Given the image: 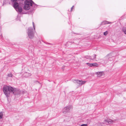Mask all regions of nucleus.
I'll list each match as a JSON object with an SVG mask.
<instances>
[{"label":"nucleus","instance_id":"obj_4","mask_svg":"<svg viewBox=\"0 0 126 126\" xmlns=\"http://www.w3.org/2000/svg\"><path fill=\"white\" fill-rule=\"evenodd\" d=\"M12 93L15 95H18L21 93L20 91L19 90L16 88H12Z\"/></svg>","mask_w":126,"mask_h":126},{"label":"nucleus","instance_id":"obj_10","mask_svg":"<svg viewBox=\"0 0 126 126\" xmlns=\"http://www.w3.org/2000/svg\"><path fill=\"white\" fill-rule=\"evenodd\" d=\"M111 23V22L105 21L102 22L101 24L102 25H105L107 24H109Z\"/></svg>","mask_w":126,"mask_h":126},{"label":"nucleus","instance_id":"obj_22","mask_svg":"<svg viewBox=\"0 0 126 126\" xmlns=\"http://www.w3.org/2000/svg\"><path fill=\"white\" fill-rule=\"evenodd\" d=\"M2 35V33L1 32H0V36H1Z\"/></svg>","mask_w":126,"mask_h":126},{"label":"nucleus","instance_id":"obj_9","mask_svg":"<svg viewBox=\"0 0 126 126\" xmlns=\"http://www.w3.org/2000/svg\"><path fill=\"white\" fill-rule=\"evenodd\" d=\"M31 75V74L27 72L24 73L23 75V76L25 77H27L29 76H30Z\"/></svg>","mask_w":126,"mask_h":126},{"label":"nucleus","instance_id":"obj_16","mask_svg":"<svg viewBox=\"0 0 126 126\" xmlns=\"http://www.w3.org/2000/svg\"><path fill=\"white\" fill-rule=\"evenodd\" d=\"M28 32H32V28H30L28 29Z\"/></svg>","mask_w":126,"mask_h":126},{"label":"nucleus","instance_id":"obj_20","mask_svg":"<svg viewBox=\"0 0 126 126\" xmlns=\"http://www.w3.org/2000/svg\"><path fill=\"white\" fill-rule=\"evenodd\" d=\"M74 7V6H73L71 7V11H72V9Z\"/></svg>","mask_w":126,"mask_h":126},{"label":"nucleus","instance_id":"obj_8","mask_svg":"<svg viewBox=\"0 0 126 126\" xmlns=\"http://www.w3.org/2000/svg\"><path fill=\"white\" fill-rule=\"evenodd\" d=\"M113 121L110 119H108L106 120L105 121L104 123L106 124H110L113 122Z\"/></svg>","mask_w":126,"mask_h":126},{"label":"nucleus","instance_id":"obj_11","mask_svg":"<svg viewBox=\"0 0 126 126\" xmlns=\"http://www.w3.org/2000/svg\"><path fill=\"white\" fill-rule=\"evenodd\" d=\"M98 66V64L96 63H92V67H97Z\"/></svg>","mask_w":126,"mask_h":126},{"label":"nucleus","instance_id":"obj_18","mask_svg":"<svg viewBox=\"0 0 126 126\" xmlns=\"http://www.w3.org/2000/svg\"><path fill=\"white\" fill-rule=\"evenodd\" d=\"M123 32H124L126 31V28H123Z\"/></svg>","mask_w":126,"mask_h":126},{"label":"nucleus","instance_id":"obj_13","mask_svg":"<svg viewBox=\"0 0 126 126\" xmlns=\"http://www.w3.org/2000/svg\"><path fill=\"white\" fill-rule=\"evenodd\" d=\"M96 55L95 54H94L92 56L93 57V58H91V60H94L96 58Z\"/></svg>","mask_w":126,"mask_h":126},{"label":"nucleus","instance_id":"obj_23","mask_svg":"<svg viewBox=\"0 0 126 126\" xmlns=\"http://www.w3.org/2000/svg\"><path fill=\"white\" fill-rule=\"evenodd\" d=\"M125 32V34H126V32Z\"/></svg>","mask_w":126,"mask_h":126},{"label":"nucleus","instance_id":"obj_2","mask_svg":"<svg viewBox=\"0 0 126 126\" xmlns=\"http://www.w3.org/2000/svg\"><path fill=\"white\" fill-rule=\"evenodd\" d=\"M34 3L32 0H26L25 2V5L24 7V9L28 10L30 8V6L32 5Z\"/></svg>","mask_w":126,"mask_h":126},{"label":"nucleus","instance_id":"obj_14","mask_svg":"<svg viewBox=\"0 0 126 126\" xmlns=\"http://www.w3.org/2000/svg\"><path fill=\"white\" fill-rule=\"evenodd\" d=\"M3 116V113L2 112H0V119L2 118Z\"/></svg>","mask_w":126,"mask_h":126},{"label":"nucleus","instance_id":"obj_12","mask_svg":"<svg viewBox=\"0 0 126 126\" xmlns=\"http://www.w3.org/2000/svg\"><path fill=\"white\" fill-rule=\"evenodd\" d=\"M7 76L9 77H13V75L11 73H9L8 74Z\"/></svg>","mask_w":126,"mask_h":126},{"label":"nucleus","instance_id":"obj_17","mask_svg":"<svg viewBox=\"0 0 126 126\" xmlns=\"http://www.w3.org/2000/svg\"><path fill=\"white\" fill-rule=\"evenodd\" d=\"M108 34V32H104L103 33L104 35H106Z\"/></svg>","mask_w":126,"mask_h":126},{"label":"nucleus","instance_id":"obj_6","mask_svg":"<svg viewBox=\"0 0 126 126\" xmlns=\"http://www.w3.org/2000/svg\"><path fill=\"white\" fill-rule=\"evenodd\" d=\"M98 77H100L102 76L105 75V73L103 71L98 72L95 73Z\"/></svg>","mask_w":126,"mask_h":126},{"label":"nucleus","instance_id":"obj_19","mask_svg":"<svg viewBox=\"0 0 126 126\" xmlns=\"http://www.w3.org/2000/svg\"><path fill=\"white\" fill-rule=\"evenodd\" d=\"M80 126H87V124H83L82 125Z\"/></svg>","mask_w":126,"mask_h":126},{"label":"nucleus","instance_id":"obj_15","mask_svg":"<svg viewBox=\"0 0 126 126\" xmlns=\"http://www.w3.org/2000/svg\"><path fill=\"white\" fill-rule=\"evenodd\" d=\"M88 66L90 67H92V63H86Z\"/></svg>","mask_w":126,"mask_h":126},{"label":"nucleus","instance_id":"obj_3","mask_svg":"<svg viewBox=\"0 0 126 126\" xmlns=\"http://www.w3.org/2000/svg\"><path fill=\"white\" fill-rule=\"evenodd\" d=\"M72 108L71 106H68L64 108L63 110V113L65 114L69 110H70Z\"/></svg>","mask_w":126,"mask_h":126},{"label":"nucleus","instance_id":"obj_21","mask_svg":"<svg viewBox=\"0 0 126 126\" xmlns=\"http://www.w3.org/2000/svg\"><path fill=\"white\" fill-rule=\"evenodd\" d=\"M32 24H33V27H34V29H35V28H34V23L33 22H32Z\"/></svg>","mask_w":126,"mask_h":126},{"label":"nucleus","instance_id":"obj_1","mask_svg":"<svg viewBox=\"0 0 126 126\" xmlns=\"http://www.w3.org/2000/svg\"><path fill=\"white\" fill-rule=\"evenodd\" d=\"M3 92L7 97L9 96L10 93H12V87L9 86L5 85L3 88Z\"/></svg>","mask_w":126,"mask_h":126},{"label":"nucleus","instance_id":"obj_5","mask_svg":"<svg viewBox=\"0 0 126 126\" xmlns=\"http://www.w3.org/2000/svg\"><path fill=\"white\" fill-rule=\"evenodd\" d=\"M74 81L75 83H77L79 84V85H81L83 84H84L86 82V81H83L79 80H75Z\"/></svg>","mask_w":126,"mask_h":126},{"label":"nucleus","instance_id":"obj_7","mask_svg":"<svg viewBox=\"0 0 126 126\" xmlns=\"http://www.w3.org/2000/svg\"><path fill=\"white\" fill-rule=\"evenodd\" d=\"M28 35L30 39H32L34 37V33L33 32H28Z\"/></svg>","mask_w":126,"mask_h":126},{"label":"nucleus","instance_id":"obj_24","mask_svg":"<svg viewBox=\"0 0 126 126\" xmlns=\"http://www.w3.org/2000/svg\"><path fill=\"white\" fill-rule=\"evenodd\" d=\"M37 82L38 83H39V82H38V81H37Z\"/></svg>","mask_w":126,"mask_h":126}]
</instances>
